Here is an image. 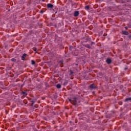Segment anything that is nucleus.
<instances>
[{
    "mask_svg": "<svg viewBox=\"0 0 131 131\" xmlns=\"http://www.w3.org/2000/svg\"><path fill=\"white\" fill-rule=\"evenodd\" d=\"M42 1H44L45 0H42Z\"/></svg>",
    "mask_w": 131,
    "mask_h": 131,
    "instance_id": "obj_25",
    "label": "nucleus"
},
{
    "mask_svg": "<svg viewBox=\"0 0 131 131\" xmlns=\"http://www.w3.org/2000/svg\"><path fill=\"white\" fill-rule=\"evenodd\" d=\"M106 62L107 64H111V62H112V60L110 58H107L106 60Z\"/></svg>",
    "mask_w": 131,
    "mask_h": 131,
    "instance_id": "obj_6",
    "label": "nucleus"
},
{
    "mask_svg": "<svg viewBox=\"0 0 131 131\" xmlns=\"http://www.w3.org/2000/svg\"><path fill=\"white\" fill-rule=\"evenodd\" d=\"M122 34H124V35H128V32L126 31H122Z\"/></svg>",
    "mask_w": 131,
    "mask_h": 131,
    "instance_id": "obj_7",
    "label": "nucleus"
},
{
    "mask_svg": "<svg viewBox=\"0 0 131 131\" xmlns=\"http://www.w3.org/2000/svg\"><path fill=\"white\" fill-rule=\"evenodd\" d=\"M78 54L77 53L76 54H75V56H77Z\"/></svg>",
    "mask_w": 131,
    "mask_h": 131,
    "instance_id": "obj_22",
    "label": "nucleus"
},
{
    "mask_svg": "<svg viewBox=\"0 0 131 131\" xmlns=\"http://www.w3.org/2000/svg\"><path fill=\"white\" fill-rule=\"evenodd\" d=\"M31 64L32 65H34V64H35V61L33 60H31Z\"/></svg>",
    "mask_w": 131,
    "mask_h": 131,
    "instance_id": "obj_14",
    "label": "nucleus"
},
{
    "mask_svg": "<svg viewBox=\"0 0 131 131\" xmlns=\"http://www.w3.org/2000/svg\"><path fill=\"white\" fill-rule=\"evenodd\" d=\"M22 95H24V96H27V92L23 91L21 92Z\"/></svg>",
    "mask_w": 131,
    "mask_h": 131,
    "instance_id": "obj_11",
    "label": "nucleus"
},
{
    "mask_svg": "<svg viewBox=\"0 0 131 131\" xmlns=\"http://www.w3.org/2000/svg\"><path fill=\"white\" fill-rule=\"evenodd\" d=\"M125 29H126V30H127V29H128V27H125Z\"/></svg>",
    "mask_w": 131,
    "mask_h": 131,
    "instance_id": "obj_20",
    "label": "nucleus"
},
{
    "mask_svg": "<svg viewBox=\"0 0 131 131\" xmlns=\"http://www.w3.org/2000/svg\"><path fill=\"white\" fill-rule=\"evenodd\" d=\"M27 57V54H24L23 55L21 56V60L22 61H25V58Z\"/></svg>",
    "mask_w": 131,
    "mask_h": 131,
    "instance_id": "obj_4",
    "label": "nucleus"
},
{
    "mask_svg": "<svg viewBox=\"0 0 131 131\" xmlns=\"http://www.w3.org/2000/svg\"><path fill=\"white\" fill-rule=\"evenodd\" d=\"M84 47H85V48H87L88 49H92V47H91V46H90V45L89 44L85 45Z\"/></svg>",
    "mask_w": 131,
    "mask_h": 131,
    "instance_id": "obj_9",
    "label": "nucleus"
},
{
    "mask_svg": "<svg viewBox=\"0 0 131 131\" xmlns=\"http://www.w3.org/2000/svg\"><path fill=\"white\" fill-rule=\"evenodd\" d=\"M47 8L48 9H52V8H54V5L52 4H50V3L48 4H47Z\"/></svg>",
    "mask_w": 131,
    "mask_h": 131,
    "instance_id": "obj_3",
    "label": "nucleus"
},
{
    "mask_svg": "<svg viewBox=\"0 0 131 131\" xmlns=\"http://www.w3.org/2000/svg\"><path fill=\"white\" fill-rule=\"evenodd\" d=\"M33 50L34 52H36V53H37V49H36V48L35 47L33 48Z\"/></svg>",
    "mask_w": 131,
    "mask_h": 131,
    "instance_id": "obj_15",
    "label": "nucleus"
},
{
    "mask_svg": "<svg viewBox=\"0 0 131 131\" xmlns=\"http://www.w3.org/2000/svg\"><path fill=\"white\" fill-rule=\"evenodd\" d=\"M56 88H57V89H61V84H57L56 85Z\"/></svg>",
    "mask_w": 131,
    "mask_h": 131,
    "instance_id": "obj_13",
    "label": "nucleus"
},
{
    "mask_svg": "<svg viewBox=\"0 0 131 131\" xmlns=\"http://www.w3.org/2000/svg\"><path fill=\"white\" fill-rule=\"evenodd\" d=\"M90 88L91 90H96V89H97V87L95 86L94 84H91Z\"/></svg>",
    "mask_w": 131,
    "mask_h": 131,
    "instance_id": "obj_2",
    "label": "nucleus"
},
{
    "mask_svg": "<svg viewBox=\"0 0 131 131\" xmlns=\"http://www.w3.org/2000/svg\"><path fill=\"white\" fill-rule=\"evenodd\" d=\"M57 12L56 11V12H55V14H57Z\"/></svg>",
    "mask_w": 131,
    "mask_h": 131,
    "instance_id": "obj_23",
    "label": "nucleus"
},
{
    "mask_svg": "<svg viewBox=\"0 0 131 131\" xmlns=\"http://www.w3.org/2000/svg\"><path fill=\"white\" fill-rule=\"evenodd\" d=\"M11 61H12V62H16V59H15V58H12V59H11Z\"/></svg>",
    "mask_w": 131,
    "mask_h": 131,
    "instance_id": "obj_17",
    "label": "nucleus"
},
{
    "mask_svg": "<svg viewBox=\"0 0 131 131\" xmlns=\"http://www.w3.org/2000/svg\"><path fill=\"white\" fill-rule=\"evenodd\" d=\"M85 10H86V11H89V10H90V6H85Z\"/></svg>",
    "mask_w": 131,
    "mask_h": 131,
    "instance_id": "obj_12",
    "label": "nucleus"
},
{
    "mask_svg": "<svg viewBox=\"0 0 131 131\" xmlns=\"http://www.w3.org/2000/svg\"><path fill=\"white\" fill-rule=\"evenodd\" d=\"M40 13H41V14H43V11H41Z\"/></svg>",
    "mask_w": 131,
    "mask_h": 131,
    "instance_id": "obj_21",
    "label": "nucleus"
},
{
    "mask_svg": "<svg viewBox=\"0 0 131 131\" xmlns=\"http://www.w3.org/2000/svg\"><path fill=\"white\" fill-rule=\"evenodd\" d=\"M128 101H131V98H127L125 99V102H128Z\"/></svg>",
    "mask_w": 131,
    "mask_h": 131,
    "instance_id": "obj_10",
    "label": "nucleus"
},
{
    "mask_svg": "<svg viewBox=\"0 0 131 131\" xmlns=\"http://www.w3.org/2000/svg\"><path fill=\"white\" fill-rule=\"evenodd\" d=\"M31 103H32V105H33L35 103V101L34 100H32L31 101Z\"/></svg>",
    "mask_w": 131,
    "mask_h": 131,
    "instance_id": "obj_18",
    "label": "nucleus"
},
{
    "mask_svg": "<svg viewBox=\"0 0 131 131\" xmlns=\"http://www.w3.org/2000/svg\"><path fill=\"white\" fill-rule=\"evenodd\" d=\"M79 15V12L76 11L74 13V17H77Z\"/></svg>",
    "mask_w": 131,
    "mask_h": 131,
    "instance_id": "obj_5",
    "label": "nucleus"
},
{
    "mask_svg": "<svg viewBox=\"0 0 131 131\" xmlns=\"http://www.w3.org/2000/svg\"><path fill=\"white\" fill-rule=\"evenodd\" d=\"M63 60H60L59 62V64H60V67H63Z\"/></svg>",
    "mask_w": 131,
    "mask_h": 131,
    "instance_id": "obj_8",
    "label": "nucleus"
},
{
    "mask_svg": "<svg viewBox=\"0 0 131 131\" xmlns=\"http://www.w3.org/2000/svg\"><path fill=\"white\" fill-rule=\"evenodd\" d=\"M77 98H72L71 99H69V101L70 102V103H71L72 104H73L75 106L77 105Z\"/></svg>",
    "mask_w": 131,
    "mask_h": 131,
    "instance_id": "obj_1",
    "label": "nucleus"
},
{
    "mask_svg": "<svg viewBox=\"0 0 131 131\" xmlns=\"http://www.w3.org/2000/svg\"><path fill=\"white\" fill-rule=\"evenodd\" d=\"M126 68H125V70H126Z\"/></svg>",
    "mask_w": 131,
    "mask_h": 131,
    "instance_id": "obj_24",
    "label": "nucleus"
},
{
    "mask_svg": "<svg viewBox=\"0 0 131 131\" xmlns=\"http://www.w3.org/2000/svg\"><path fill=\"white\" fill-rule=\"evenodd\" d=\"M93 45H95V42H91V46H93Z\"/></svg>",
    "mask_w": 131,
    "mask_h": 131,
    "instance_id": "obj_19",
    "label": "nucleus"
},
{
    "mask_svg": "<svg viewBox=\"0 0 131 131\" xmlns=\"http://www.w3.org/2000/svg\"><path fill=\"white\" fill-rule=\"evenodd\" d=\"M74 73L73 72H72V71H70V75H73Z\"/></svg>",
    "mask_w": 131,
    "mask_h": 131,
    "instance_id": "obj_16",
    "label": "nucleus"
}]
</instances>
